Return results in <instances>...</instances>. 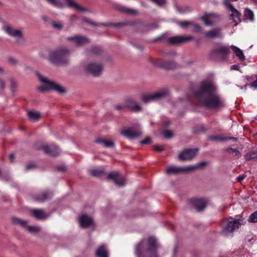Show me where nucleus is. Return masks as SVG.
I'll return each instance as SVG.
<instances>
[{"mask_svg":"<svg viewBox=\"0 0 257 257\" xmlns=\"http://www.w3.org/2000/svg\"><path fill=\"white\" fill-rule=\"evenodd\" d=\"M216 87L211 80L202 81L199 89L195 91L199 103L209 108L216 109L224 106L223 100L217 93Z\"/></svg>","mask_w":257,"mask_h":257,"instance_id":"f257e3e1","label":"nucleus"},{"mask_svg":"<svg viewBox=\"0 0 257 257\" xmlns=\"http://www.w3.org/2000/svg\"><path fill=\"white\" fill-rule=\"evenodd\" d=\"M159 246L155 237L151 236L136 245L135 253L137 257H158L156 250Z\"/></svg>","mask_w":257,"mask_h":257,"instance_id":"f03ea898","label":"nucleus"},{"mask_svg":"<svg viewBox=\"0 0 257 257\" xmlns=\"http://www.w3.org/2000/svg\"><path fill=\"white\" fill-rule=\"evenodd\" d=\"M40 57L47 58L50 62L55 65L63 63L64 58V47L60 46L53 50H45L40 53Z\"/></svg>","mask_w":257,"mask_h":257,"instance_id":"7ed1b4c3","label":"nucleus"},{"mask_svg":"<svg viewBox=\"0 0 257 257\" xmlns=\"http://www.w3.org/2000/svg\"><path fill=\"white\" fill-rule=\"evenodd\" d=\"M36 74L39 81L43 83L42 86L38 88L39 91L45 92L54 90L60 94L64 93V89L59 84L43 76L39 72H37Z\"/></svg>","mask_w":257,"mask_h":257,"instance_id":"20e7f679","label":"nucleus"},{"mask_svg":"<svg viewBox=\"0 0 257 257\" xmlns=\"http://www.w3.org/2000/svg\"><path fill=\"white\" fill-rule=\"evenodd\" d=\"M242 223V220L240 218L229 217L224 221L222 224V234L225 236H229L232 232L239 228Z\"/></svg>","mask_w":257,"mask_h":257,"instance_id":"39448f33","label":"nucleus"},{"mask_svg":"<svg viewBox=\"0 0 257 257\" xmlns=\"http://www.w3.org/2000/svg\"><path fill=\"white\" fill-rule=\"evenodd\" d=\"M205 164L204 162L197 164L192 166L179 167L175 166H169L167 168L166 172L167 174L171 175L177 174L180 172L189 173L198 169Z\"/></svg>","mask_w":257,"mask_h":257,"instance_id":"423d86ee","label":"nucleus"},{"mask_svg":"<svg viewBox=\"0 0 257 257\" xmlns=\"http://www.w3.org/2000/svg\"><path fill=\"white\" fill-rule=\"evenodd\" d=\"M169 94V91L167 89H162L152 94H145L141 96L142 101L145 103H150L154 101L159 100Z\"/></svg>","mask_w":257,"mask_h":257,"instance_id":"0eeeda50","label":"nucleus"},{"mask_svg":"<svg viewBox=\"0 0 257 257\" xmlns=\"http://www.w3.org/2000/svg\"><path fill=\"white\" fill-rule=\"evenodd\" d=\"M229 53V49L227 46L220 45L212 49L210 52L211 58H219L225 59Z\"/></svg>","mask_w":257,"mask_h":257,"instance_id":"6e6552de","label":"nucleus"},{"mask_svg":"<svg viewBox=\"0 0 257 257\" xmlns=\"http://www.w3.org/2000/svg\"><path fill=\"white\" fill-rule=\"evenodd\" d=\"M86 71L94 76L100 75L103 70L102 65L98 63L90 62L85 67Z\"/></svg>","mask_w":257,"mask_h":257,"instance_id":"1a4fd4ad","label":"nucleus"},{"mask_svg":"<svg viewBox=\"0 0 257 257\" xmlns=\"http://www.w3.org/2000/svg\"><path fill=\"white\" fill-rule=\"evenodd\" d=\"M78 222L81 228H92L94 227V223L92 217L85 213L79 215Z\"/></svg>","mask_w":257,"mask_h":257,"instance_id":"9d476101","label":"nucleus"},{"mask_svg":"<svg viewBox=\"0 0 257 257\" xmlns=\"http://www.w3.org/2000/svg\"><path fill=\"white\" fill-rule=\"evenodd\" d=\"M125 107H128L132 110L136 111L141 109V107L139 104L131 98L127 99L123 103L117 104L115 106V108L118 110Z\"/></svg>","mask_w":257,"mask_h":257,"instance_id":"9b49d317","label":"nucleus"},{"mask_svg":"<svg viewBox=\"0 0 257 257\" xmlns=\"http://www.w3.org/2000/svg\"><path fill=\"white\" fill-rule=\"evenodd\" d=\"M198 152V150L196 148L186 149L180 153L178 159L180 160H190L197 155Z\"/></svg>","mask_w":257,"mask_h":257,"instance_id":"f8f14e48","label":"nucleus"},{"mask_svg":"<svg viewBox=\"0 0 257 257\" xmlns=\"http://www.w3.org/2000/svg\"><path fill=\"white\" fill-rule=\"evenodd\" d=\"M108 178L113 180L115 184L119 187L123 186L126 184L124 176L116 172L110 173L108 176Z\"/></svg>","mask_w":257,"mask_h":257,"instance_id":"ddd939ff","label":"nucleus"},{"mask_svg":"<svg viewBox=\"0 0 257 257\" xmlns=\"http://www.w3.org/2000/svg\"><path fill=\"white\" fill-rule=\"evenodd\" d=\"M39 149L42 150L46 154L52 156H58L60 153L58 148L54 144L42 145Z\"/></svg>","mask_w":257,"mask_h":257,"instance_id":"4468645a","label":"nucleus"},{"mask_svg":"<svg viewBox=\"0 0 257 257\" xmlns=\"http://www.w3.org/2000/svg\"><path fill=\"white\" fill-rule=\"evenodd\" d=\"M3 29L11 37L18 38L20 39H23V33L22 30L14 29L9 25L4 26Z\"/></svg>","mask_w":257,"mask_h":257,"instance_id":"2eb2a0df","label":"nucleus"},{"mask_svg":"<svg viewBox=\"0 0 257 257\" xmlns=\"http://www.w3.org/2000/svg\"><path fill=\"white\" fill-rule=\"evenodd\" d=\"M200 19L207 26H210L216 23L219 20L218 16L214 14H207L201 17Z\"/></svg>","mask_w":257,"mask_h":257,"instance_id":"dca6fc26","label":"nucleus"},{"mask_svg":"<svg viewBox=\"0 0 257 257\" xmlns=\"http://www.w3.org/2000/svg\"><path fill=\"white\" fill-rule=\"evenodd\" d=\"M192 39L193 37L191 36H176L170 38L168 42L171 44L177 45L189 41Z\"/></svg>","mask_w":257,"mask_h":257,"instance_id":"f3484780","label":"nucleus"},{"mask_svg":"<svg viewBox=\"0 0 257 257\" xmlns=\"http://www.w3.org/2000/svg\"><path fill=\"white\" fill-rule=\"evenodd\" d=\"M142 134L140 130H135L134 128H128L123 130L121 134L129 139H133L139 137Z\"/></svg>","mask_w":257,"mask_h":257,"instance_id":"a211bd4d","label":"nucleus"},{"mask_svg":"<svg viewBox=\"0 0 257 257\" xmlns=\"http://www.w3.org/2000/svg\"><path fill=\"white\" fill-rule=\"evenodd\" d=\"M33 216L37 219L43 220L48 218V215L45 212L40 209H35L31 210Z\"/></svg>","mask_w":257,"mask_h":257,"instance_id":"6ab92c4d","label":"nucleus"},{"mask_svg":"<svg viewBox=\"0 0 257 257\" xmlns=\"http://www.w3.org/2000/svg\"><path fill=\"white\" fill-rule=\"evenodd\" d=\"M192 205L198 210L203 209L206 205V201L203 199H193L191 200Z\"/></svg>","mask_w":257,"mask_h":257,"instance_id":"aec40b11","label":"nucleus"},{"mask_svg":"<svg viewBox=\"0 0 257 257\" xmlns=\"http://www.w3.org/2000/svg\"><path fill=\"white\" fill-rule=\"evenodd\" d=\"M53 196V193L51 191H46L41 194L38 195L35 197V199L38 202H44L50 199Z\"/></svg>","mask_w":257,"mask_h":257,"instance_id":"412c9836","label":"nucleus"},{"mask_svg":"<svg viewBox=\"0 0 257 257\" xmlns=\"http://www.w3.org/2000/svg\"><path fill=\"white\" fill-rule=\"evenodd\" d=\"M69 41H73L77 45H81L88 42V39L83 36H76L73 37H69L67 38Z\"/></svg>","mask_w":257,"mask_h":257,"instance_id":"4be33fe9","label":"nucleus"},{"mask_svg":"<svg viewBox=\"0 0 257 257\" xmlns=\"http://www.w3.org/2000/svg\"><path fill=\"white\" fill-rule=\"evenodd\" d=\"M12 223L16 225H19L22 227L25 228L27 227L28 221L21 219L20 218L13 217L12 218Z\"/></svg>","mask_w":257,"mask_h":257,"instance_id":"5701e85b","label":"nucleus"},{"mask_svg":"<svg viewBox=\"0 0 257 257\" xmlns=\"http://www.w3.org/2000/svg\"><path fill=\"white\" fill-rule=\"evenodd\" d=\"M205 35L208 38H214L221 35L220 30L218 28L213 29L209 31L206 32Z\"/></svg>","mask_w":257,"mask_h":257,"instance_id":"b1692460","label":"nucleus"},{"mask_svg":"<svg viewBox=\"0 0 257 257\" xmlns=\"http://www.w3.org/2000/svg\"><path fill=\"white\" fill-rule=\"evenodd\" d=\"M231 47L232 49L233 53L238 58L239 60L243 61L245 60V56L242 50L233 45H232Z\"/></svg>","mask_w":257,"mask_h":257,"instance_id":"393cba45","label":"nucleus"},{"mask_svg":"<svg viewBox=\"0 0 257 257\" xmlns=\"http://www.w3.org/2000/svg\"><path fill=\"white\" fill-rule=\"evenodd\" d=\"M96 257H108V252L104 245L100 246L96 251Z\"/></svg>","mask_w":257,"mask_h":257,"instance_id":"a878e982","label":"nucleus"},{"mask_svg":"<svg viewBox=\"0 0 257 257\" xmlns=\"http://www.w3.org/2000/svg\"><path fill=\"white\" fill-rule=\"evenodd\" d=\"M95 142L104 147L113 148L114 147V143L110 140L105 139H97L95 140Z\"/></svg>","mask_w":257,"mask_h":257,"instance_id":"bb28decb","label":"nucleus"},{"mask_svg":"<svg viewBox=\"0 0 257 257\" xmlns=\"http://www.w3.org/2000/svg\"><path fill=\"white\" fill-rule=\"evenodd\" d=\"M28 115L30 120L32 121H38L41 117V113L38 111H29Z\"/></svg>","mask_w":257,"mask_h":257,"instance_id":"cd10ccee","label":"nucleus"},{"mask_svg":"<svg viewBox=\"0 0 257 257\" xmlns=\"http://www.w3.org/2000/svg\"><path fill=\"white\" fill-rule=\"evenodd\" d=\"M65 5L69 7H73L80 11H85V10L80 6L78 5L73 0H65Z\"/></svg>","mask_w":257,"mask_h":257,"instance_id":"c85d7f7f","label":"nucleus"},{"mask_svg":"<svg viewBox=\"0 0 257 257\" xmlns=\"http://www.w3.org/2000/svg\"><path fill=\"white\" fill-rule=\"evenodd\" d=\"M176 10L180 13L184 14L191 11V8L188 6H176Z\"/></svg>","mask_w":257,"mask_h":257,"instance_id":"c756f323","label":"nucleus"},{"mask_svg":"<svg viewBox=\"0 0 257 257\" xmlns=\"http://www.w3.org/2000/svg\"><path fill=\"white\" fill-rule=\"evenodd\" d=\"M49 24L56 30H61L63 28V24L60 22L49 21Z\"/></svg>","mask_w":257,"mask_h":257,"instance_id":"7c9ffc66","label":"nucleus"},{"mask_svg":"<svg viewBox=\"0 0 257 257\" xmlns=\"http://www.w3.org/2000/svg\"><path fill=\"white\" fill-rule=\"evenodd\" d=\"M244 16L246 20L252 21L254 19V15L253 12L248 9L244 10Z\"/></svg>","mask_w":257,"mask_h":257,"instance_id":"2f4dec72","label":"nucleus"},{"mask_svg":"<svg viewBox=\"0 0 257 257\" xmlns=\"http://www.w3.org/2000/svg\"><path fill=\"white\" fill-rule=\"evenodd\" d=\"M27 230L31 233H36L41 231V228L38 226H29L26 227Z\"/></svg>","mask_w":257,"mask_h":257,"instance_id":"473e14b6","label":"nucleus"},{"mask_svg":"<svg viewBox=\"0 0 257 257\" xmlns=\"http://www.w3.org/2000/svg\"><path fill=\"white\" fill-rule=\"evenodd\" d=\"M104 171L102 170L99 169H93L89 171L90 174L93 176L98 177L101 176Z\"/></svg>","mask_w":257,"mask_h":257,"instance_id":"72a5a7b5","label":"nucleus"},{"mask_svg":"<svg viewBox=\"0 0 257 257\" xmlns=\"http://www.w3.org/2000/svg\"><path fill=\"white\" fill-rule=\"evenodd\" d=\"M178 25L182 28L186 29L191 27L192 22L189 21L178 22Z\"/></svg>","mask_w":257,"mask_h":257,"instance_id":"f704fd0d","label":"nucleus"},{"mask_svg":"<svg viewBox=\"0 0 257 257\" xmlns=\"http://www.w3.org/2000/svg\"><path fill=\"white\" fill-rule=\"evenodd\" d=\"M8 61L10 64L14 66H16L19 64V61L13 57H9L8 58Z\"/></svg>","mask_w":257,"mask_h":257,"instance_id":"c9c22d12","label":"nucleus"},{"mask_svg":"<svg viewBox=\"0 0 257 257\" xmlns=\"http://www.w3.org/2000/svg\"><path fill=\"white\" fill-rule=\"evenodd\" d=\"M227 151L229 152L230 154H232L234 156H236L237 158H239L240 156V152L236 149L229 148L227 149Z\"/></svg>","mask_w":257,"mask_h":257,"instance_id":"e433bc0d","label":"nucleus"},{"mask_svg":"<svg viewBox=\"0 0 257 257\" xmlns=\"http://www.w3.org/2000/svg\"><path fill=\"white\" fill-rule=\"evenodd\" d=\"M208 138L212 141H219L228 140V138H222L219 136H209Z\"/></svg>","mask_w":257,"mask_h":257,"instance_id":"4c0bfd02","label":"nucleus"},{"mask_svg":"<svg viewBox=\"0 0 257 257\" xmlns=\"http://www.w3.org/2000/svg\"><path fill=\"white\" fill-rule=\"evenodd\" d=\"M244 157L246 160H252L257 158V154L254 152H251L246 154Z\"/></svg>","mask_w":257,"mask_h":257,"instance_id":"58836bf2","label":"nucleus"},{"mask_svg":"<svg viewBox=\"0 0 257 257\" xmlns=\"http://www.w3.org/2000/svg\"><path fill=\"white\" fill-rule=\"evenodd\" d=\"M10 87H11V90L12 91H14L18 85L17 82L13 78H11L10 80Z\"/></svg>","mask_w":257,"mask_h":257,"instance_id":"ea45409f","label":"nucleus"},{"mask_svg":"<svg viewBox=\"0 0 257 257\" xmlns=\"http://www.w3.org/2000/svg\"><path fill=\"white\" fill-rule=\"evenodd\" d=\"M153 3H155L159 6H164L167 4V0H150Z\"/></svg>","mask_w":257,"mask_h":257,"instance_id":"a19ab883","label":"nucleus"},{"mask_svg":"<svg viewBox=\"0 0 257 257\" xmlns=\"http://www.w3.org/2000/svg\"><path fill=\"white\" fill-rule=\"evenodd\" d=\"M191 30L195 32H199L201 30V27L198 24H196L192 22L191 27H190Z\"/></svg>","mask_w":257,"mask_h":257,"instance_id":"79ce46f5","label":"nucleus"},{"mask_svg":"<svg viewBox=\"0 0 257 257\" xmlns=\"http://www.w3.org/2000/svg\"><path fill=\"white\" fill-rule=\"evenodd\" d=\"M249 221L251 222H257V211L250 215Z\"/></svg>","mask_w":257,"mask_h":257,"instance_id":"37998d69","label":"nucleus"},{"mask_svg":"<svg viewBox=\"0 0 257 257\" xmlns=\"http://www.w3.org/2000/svg\"><path fill=\"white\" fill-rule=\"evenodd\" d=\"M47 1L55 7H60L61 6V4L59 0H47Z\"/></svg>","mask_w":257,"mask_h":257,"instance_id":"c03bdc74","label":"nucleus"},{"mask_svg":"<svg viewBox=\"0 0 257 257\" xmlns=\"http://www.w3.org/2000/svg\"><path fill=\"white\" fill-rule=\"evenodd\" d=\"M83 21L86 24H87L88 25H92V26H99V25H101V24L97 25L96 23H95L94 22H91L90 20L87 19V18H83Z\"/></svg>","mask_w":257,"mask_h":257,"instance_id":"a18cd8bd","label":"nucleus"},{"mask_svg":"<svg viewBox=\"0 0 257 257\" xmlns=\"http://www.w3.org/2000/svg\"><path fill=\"white\" fill-rule=\"evenodd\" d=\"M163 135L165 138L169 139L172 136V134L170 131H165L163 132Z\"/></svg>","mask_w":257,"mask_h":257,"instance_id":"49530a36","label":"nucleus"},{"mask_svg":"<svg viewBox=\"0 0 257 257\" xmlns=\"http://www.w3.org/2000/svg\"><path fill=\"white\" fill-rule=\"evenodd\" d=\"M122 11L124 12L131 14H136V11L135 10L126 9V8H123L122 9Z\"/></svg>","mask_w":257,"mask_h":257,"instance_id":"de8ad7c7","label":"nucleus"},{"mask_svg":"<svg viewBox=\"0 0 257 257\" xmlns=\"http://www.w3.org/2000/svg\"><path fill=\"white\" fill-rule=\"evenodd\" d=\"M6 87V83L4 80L0 78V89L4 90Z\"/></svg>","mask_w":257,"mask_h":257,"instance_id":"09e8293b","label":"nucleus"},{"mask_svg":"<svg viewBox=\"0 0 257 257\" xmlns=\"http://www.w3.org/2000/svg\"><path fill=\"white\" fill-rule=\"evenodd\" d=\"M151 143V139L149 137L145 138L141 142L142 144H148Z\"/></svg>","mask_w":257,"mask_h":257,"instance_id":"8fccbe9b","label":"nucleus"},{"mask_svg":"<svg viewBox=\"0 0 257 257\" xmlns=\"http://www.w3.org/2000/svg\"><path fill=\"white\" fill-rule=\"evenodd\" d=\"M154 148L156 151L159 152L162 151L164 150V147L163 146H155Z\"/></svg>","mask_w":257,"mask_h":257,"instance_id":"3c124183","label":"nucleus"},{"mask_svg":"<svg viewBox=\"0 0 257 257\" xmlns=\"http://www.w3.org/2000/svg\"><path fill=\"white\" fill-rule=\"evenodd\" d=\"M35 167V165L33 164H29L26 167V170H29L31 169H33Z\"/></svg>","mask_w":257,"mask_h":257,"instance_id":"603ef678","label":"nucleus"},{"mask_svg":"<svg viewBox=\"0 0 257 257\" xmlns=\"http://www.w3.org/2000/svg\"><path fill=\"white\" fill-rule=\"evenodd\" d=\"M239 69V67L238 65H233L231 66V69L234 70H238Z\"/></svg>","mask_w":257,"mask_h":257,"instance_id":"864d4df0","label":"nucleus"},{"mask_svg":"<svg viewBox=\"0 0 257 257\" xmlns=\"http://www.w3.org/2000/svg\"><path fill=\"white\" fill-rule=\"evenodd\" d=\"M244 177L245 175H240L236 178V180H237V181L240 182L244 178Z\"/></svg>","mask_w":257,"mask_h":257,"instance_id":"5fc2aeb1","label":"nucleus"},{"mask_svg":"<svg viewBox=\"0 0 257 257\" xmlns=\"http://www.w3.org/2000/svg\"><path fill=\"white\" fill-rule=\"evenodd\" d=\"M10 159L12 162H14L15 159V154H11L10 155Z\"/></svg>","mask_w":257,"mask_h":257,"instance_id":"6e6d98bb","label":"nucleus"},{"mask_svg":"<svg viewBox=\"0 0 257 257\" xmlns=\"http://www.w3.org/2000/svg\"><path fill=\"white\" fill-rule=\"evenodd\" d=\"M43 20L45 21H47V22H48L49 23V21H52L51 20H50L48 17H44L43 18Z\"/></svg>","mask_w":257,"mask_h":257,"instance_id":"4d7b16f0","label":"nucleus"},{"mask_svg":"<svg viewBox=\"0 0 257 257\" xmlns=\"http://www.w3.org/2000/svg\"><path fill=\"white\" fill-rule=\"evenodd\" d=\"M164 67H165L166 69H173L174 67L173 66H167V65H164L163 66Z\"/></svg>","mask_w":257,"mask_h":257,"instance_id":"13d9d810","label":"nucleus"},{"mask_svg":"<svg viewBox=\"0 0 257 257\" xmlns=\"http://www.w3.org/2000/svg\"><path fill=\"white\" fill-rule=\"evenodd\" d=\"M64 169V167L63 166L59 167L57 168V170L58 171H63Z\"/></svg>","mask_w":257,"mask_h":257,"instance_id":"bf43d9fd","label":"nucleus"},{"mask_svg":"<svg viewBox=\"0 0 257 257\" xmlns=\"http://www.w3.org/2000/svg\"><path fill=\"white\" fill-rule=\"evenodd\" d=\"M0 72H4V69L3 67H0Z\"/></svg>","mask_w":257,"mask_h":257,"instance_id":"052dcab7","label":"nucleus"},{"mask_svg":"<svg viewBox=\"0 0 257 257\" xmlns=\"http://www.w3.org/2000/svg\"><path fill=\"white\" fill-rule=\"evenodd\" d=\"M248 86V84H245L243 86L245 89H246V87Z\"/></svg>","mask_w":257,"mask_h":257,"instance_id":"680f3d73","label":"nucleus"},{"mask_svg":"<svg viewBox=\"0 0 257 257\" xmlns=\"http://www.w3.org/2000/svg\"><path fill=\"white\" fill-rule=\"evenodd\" d=\"M3 6V4L0 2V7H2Z\"/></svg>","mask_w":257,"mask_h":257,"instance_id":"e2e57ef3","label":"nucleus"},{"mask_svg":"<svg viewBox=\"0 0 257 257\" xmlns=\"http://www.w3.org/2000/svg\"><path fill=\"white\" fill-rule=\"evenodd\" d=\"M229 139L236 140V139L234 138H229Z\"/></svg>","mask_w":257,"mask_h":257,"instance_id":"0e129e2a","label":"nucleus"}]
</instances>
